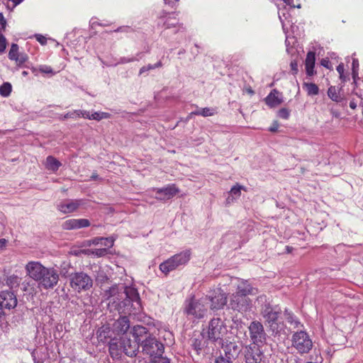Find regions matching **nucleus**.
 <instances>
[{"label": "nucleus", "mask_w": 363, "mask_h": 363, "mask_svg": "<svg viewBox=\"0 0 363 363\" xmlns=\"http://www.w3.org/2000/svg\"><path fill=\"white\" fill-rule=\"evenodd\" d=\"M167 15H169V16H172V15H174V13L173 11H169L167 10H166L165 9H163V15H162V18H164L167 16ZM162 18V16H160V18ZM171 18V16H169L168 17V19H170Z\"/></svg>", "instance_id": "61"}, {"label": "nucleus", "mask_w": 363, "mask_h": 363, "mask_svg": "<svg viewBox=\"0 0 363 363\" xmlns=\"http://www.w3.org/2000/svg\"><path fill=\"white\" fill-rule=\"evenodd\" d=\"M80 252L86 255H94L98 257H101L108 253V248L82 250Z\"/></svg>", "instance_id": "27"}, {"label": "nucleus", "mask_w": 363, "mask_h": 363, "mask_svg": "<svg viewBox=\"0 0 363 363\" xmlns=\"http://www.w3.org/2000/svg\"><path fill=\"white\" fill-rule=\"evenodd\" d=\"M337 72H338L339 75H342V73H344V71H345V68H344V65L343 63H340L337 67Z\"/></svg>", "instance_id": "59"}, {"label": "nucleus", "mask_w": 363, "mask_h": 363, "mask_svg": "<svg viewBox=\"0 0 363 363\" xmlns=\"http://www.w3.org/2000/svg\"><path fill=\"white\" fill-rule=\"evenodd\" d=\"M226 357H219L216 359L215 363H232L230 357H228V353L225 352Z\"/></svg>", "instance_id": "46"}, {"label": "nucleus", "mask_w": 363, "mask_h": 363, "mask_svg": "<svg viewBox=\"0 0 363 363\" xmlns=\"http://www.w3.org/2000/svg\"><path fill=\"white\" fill-rule=\"evenodd\" d=\"M328 97L335 102H340L342 100L340 94V89L335 86H330L328 89Z\"/></svg>", "instance_id": "26"}, {"label": "nucleus", "mask_w": 363, "mask_h": 363, "mask_svg": "<svg viewBox=\"0 0 363 363\" xmlns=\"http://www.w3.org/2000/svg\"><path fill=\"white\" fill-rule=\"evenodd\" d=\"M84 204V199H69L67 202H62L58 205V210L63 213H70L76 211L79 206Z\"/></svg>", "instance_id": "17"}, {"label": "nucleus", "mask_w": 363, "mask_h": 363, "mask_svg": "<svg viewBox=\"0 0 363 363\" xmlns=\"http://www.w3.org/2000/svg\"><path fill=\"white\" fill-rule=\"evenodd\" d=\"M0 303L5 309H13L18 303L16 295L12 291H1L0 292Z\"/></svg>", "instance_id": "14"}, {"label": "nucleus", "mask_w": 363, "mask_h": 363, "mask_svg": "<svg viewBox=\"0 0 363 363\" xmlns=\"http://www.w3.org/2000/svg\"><path fill=\"white\" fill-rule=\"evenodd\" d=\"M77 113L79 114V118L82 117L84 118H87L91 120V114H89V112L87 111H82V110H77Z\"/></svg>", "instance_id": "48"}, {"label": "nucleus", "mask_w": 363, "mask_h": 363, "mask_svg": "<svg viewBox=\"0 0 363 363\" xmlns=\"http://www.w3.org/2000/svg\"><path fill=\"white\" fill-rule=\"evenodd\" d=\"M261 313L270 329L272 331L277 330L280 311H274L269 304H267L265 305Z\"/></svg>", "instance_id": "11"}, {"label": "nucleus", "mask_w": 363, "mask_h": 363, "mask_svg": "<svg viewBox=\"0 0 363 363\" xmlns=\"http://www.w3.org/2000/svg\"><path fill=\"white\" fill-rule=\"evenodd\" d=\"M358 104V100L356 99L352 98L350 101V107L354 110L357 108Z\"/></svg>", "instance_id": "56"}, {"label": "nucleus", "mask_w": 363, "mask_h": 363, "mask_svg": "<svg viewBox=\"0 0 363 363\" xmlns=\"http://www.w3.org/2000/svg\"><path fill=\"white\" fill-rule=\"evenodd\" d=\"M16 62L17 67L16 69H18L20 67H24V65H26V63H23V62H20L18 61H15Z\"/></svg>", "instance_id": "63"}, {"label": "nucleus", "mask_w": 363, "mask_h": 363, "mask_svg": "<svg viewBox=\"0 0 363 363\" xmlns=\"http://www.w3.org/2000/svg\"><path fill=\"white\" fill-rule=\"evenodd\" d=\"M33 37L35 40L42 45H45L47 44V38L41 34H35Z\"/></svg>", "instance_id": "44"}, {"label": "nucleus", "mask_w": 363, "mask_h": 363, "mask_svg": "<svg viewBox=\"0 0 363 363\" xmlns=\"http://www.w3.org/2000/svg\"><path fill=\"white\" fill-rule=\"evenodd\" d=\"M279 127V124L278 121H274L272 123V125L269 127V130L272 133H275L278 130V128Z\"/></svg>", "instance_id": "52"}, {"label": "nucleus", "mask_w": 363, "mask_h": 363, "mask_svg": "<svg viewBox=\"0 0 363 363\" xmlns=\"http://www.w3.org/2000/svg\"><path fill=\"white\" fill-rule=\"evenodd\" d=\"M205 298H207V302L208 301L211 302V310L221 309L227 303V295L220 288L211 291Z\"/></svg>", "instance_id": "10"}, {"label": "nucleus", "mask_w": 363, "mask_h": 363, "mask_svg": "<svg viewBox=\"0 0 363 363\" xmlns=\"http://www.w3.org/2000/svg\"><path fill=\"white\" fill-rule=\"evenodd\" d=\"M110 311H116L121 315L119 318L128 316L135 317L143 310L142 301L136 287L121 283L113 284L105 290Z\"/></svg>", "instance_id": "2"}, {"label": "nucleus", "mask_w": 363, "mask_h": 363, "mask_svg": "<svg viewBox=\"0 0 363 363\" xmlns=\"http://www.w3.org/2000/svg\"><path fill=\"white\" fill-rule=\"evenodd\" d=\"M292 347L301 354H307L313 348V341L309 335L303 330L295 332L291 337Z\"/></svg>", "instance_id": "4"}, {"label": "nucleus", "mask_w": 363, "mask_h": 363, "mask_svg": "<svg viewBox=\"0 0 363 363\" xmlns=\"http://www.w3.org/2000/svg\"><path fill=\"white\" fill-rule=\"evenodd\" d=\"M179 192V188L174 184H169L160 189V200H169Z\"/></svg>", "instance_id": "20"}, {"label": "nucleus", "mask_w": 363, "mask_h": 363, "mask_svg": "<svg viewBox=\"0 0 363 363\" xmlns=\"http://www.w3.org/2000/svg\"><path fill=\"white\" fill-rule=\"evenodd\" d=\"M251 305V300L239 294L235 293L230 298V306L233 310L238 311H247Z\"/></svg>", "instance_id": "13"}, {"label": "nucleus", "mask_w": 363, "mask_h": 363, "mask_svg": "<svg viewBox=\"0 0 363 363\" xmlns=\"http://www.w3.org/2000/svg\"><path fill=\"white\" fill-rule=\"evenodd\" d=\"M79 118V114L77 112V110H74L71 112H68L64 115H61L60 117V120L61 121H65L68 118Z\"/></svg>", "instance_id": "40"}, {"label": "nucleus", "mask_w": 363, "mask_h": 363, "mask_svg": "<svg viewBox=\"0 0 363 363\" xmlns=\"http://www.w3.org/2000/svg\"><path fill=\"white\" fill-rule=\"evenodd\" d=\"M62 166V163L54 156L49 155L46 158L45 167L48 170L57 172Z\"/></svg>", "instance_id": "24"}, {"label": "nucleus", "mask_w": 363, "mask_h": 363, "mask_svg": "<svg viewBox=\"0 0 363 363\" xmlns=\"http://www.w3.org/2000/svg\"><path fill=\"white\" fill-rule=\"evenodd\" d=\"M108 279V277L104 270L99 269V271L96 272L95 281L97 284H103L107 282Z\"/></svg>", "instance_id": "30"}, {"label": "nucleus", "mask_w": 363, "mask_h": 363, "mask_svg": "<svg viewBox=\"0 0 363 363\" xmlns=\"http://www.w3.org/2000/svg\"><path fill=\"white\" fill-rule=\"evenodd\" d=\"M76 271V268L72 265L70 262H63L60 265L58 274L59 277L61 276L62 278L68 279L69 281Z\"/></svg>", "instance_id": "21"}, {"label": "nucleus", "mask_w": 363, "mask_h": 363, "mask_svg": "<svg viewBox=\"0 0 363 363\" xmlns=\"http://www.w3.org/2000/svg\"><path fill=\"white\" fill-rule=\"evenodd\" d=\"M7 45V40L5 36L0 33V54L5 52Z\"/></svg>", "instance_id": "42"}, {"label": "nucleus", "mask_w": 363, "mask_h": 363, "mask_svg": "<svg viewBox=\"0 0 363 363\" xmlns=\"http://www.w3.org/2000/svg\"><path fill=\"white\" fill-rule=\"evenodd\" d=\"M250 340L255 345L259 346L266 340V333L263 325L258 320H253L248 327Z\"/></svg>", "instance_id": "9"}, {"label": "nucleus", "mask_w": 363, "mask_h": 363, "mask_svg": "<svg viewBox=\"0 0 363 363\" xmlns=\"http://www.w3.org/2000/svg\"><path fill=\"white\" fill-rule=\"evenodd\" d=\"M241 190H244L246 191L247 189L244 186H241L238 184H236L231 188L230 194L232 196H235V198H238L241 195Z\"/></svg>", "instance_id": "35"}, {"label": "nucleus", "mask_w": 363, "mask_h": 363, "mask_svg": "<svg viewBox=\"0 0 363 363\" xmlns=\"http://www.w3.org/2000/svg\"><path fill=\"white\" fill-rule=\"evenodd\" d=\"M315 62V54L314 52L310 51L307 53L305 60L306 72L307 75L313 76L314 74V67Z\"/></svg>", "instance_id": "23"}, {"label": "nucleus", "mask_w": 363, "mask_h": 363, "mask_svg": "<svg viewBox=\"0 0 363 363\" xmlns=\"http://www.w3.org/2000/svg\"><path fill=\"white\" fill-rule=\"evenodd\" d=\"M31 356L34 363H43L45 359V354L43 352H38L37 350H33Z\"/></svg>", "instance_id": "34"}, {"label": "nucleus", "mask_w": 363, "mask_h": 363, "mask_svg": "<svg viewBox=\"0 0 363 363\" xmlns=\"http://www.w3.org/2000/svg\"><path fill=\"white\" fill-rule=\"evenodd\" d=\"M19 281H20L18 277L13 274L6 278V284L9 287V291H11L13 288L19 286Z\"/></svg>", "instance_id": "28"}, {"label": "nucleus", "mask_w": 363, "mask_h": 363, "mask_svg": "<svg viewBox=\"0 0 363 363\" xmlns=\"http://www.w3.org/2000/svg\"><path fill=\"white\" fill-rule=\"evenodd\" d=\"M12 91V86L9 82H4L0 86V95L3 97H8Z\"/></svg>", "instance_id": "31"}, {"label": "nucleus", "mask_w": 363, "mask_h": 363, "mask_svg": "<svg viewBox=\"0 0 363 363\" xmlns=\"http://www.w3.org/2000/svg\"><path fill=\"white\" fill-rule=\"evenodd\" d=\"M136 60V58L135 57H130V58H127V57H121L118 63L119 64H125V63H128V62H133Z\"/></svg>", "instance_id": "53"}, {"label": "nucleus", "mask_w": 363, "mask_h": 363, "mask_svg": "<svg viewBox=\"0 0 363 363\" xmlns=\"http://www.w3.org/2000/svg\"><path fill=\"white\" fill-rule=\"evenodd\" d=\"M39 72L42 74H50V76H52L55 74V72L52 69V68L50 66H48L45 65H40Z\"/></svg>", "instance_id": "39"}, {"label": "nucleus", "mask_w": 363, "mask_h": 363, "mask_svg": "<svg viewBox=\"0 0 363 363\" xmlns=\"http://www.w3.org/2000/svg\"><path fill=\"white\" fill-rule=\"evenodd\" d=\"M7 242L8 241L5 238L0 239V251L6 247Z\"/></svg>", "instance_id": "60"}, {"label": "nucleus", "mask_w": 363, "mask_h": 363, "mask_svg": "<svg viewBox=\"0 0 363 363\" xmlns=\"http://www.w3.org/2000/svg\"><path fill=\"white\" fill-rule=\"evenodd\" d=\"M91 120H95V121H101V112L93 113L92 114H91Z\"/></svg>", "instance_id": "57"}, {"label": "nucleus", "mask_w": 363, "mask_h": 363, "mask_svg": "<svg viewBox=\"0 0 363 363\" xmlns=\"http://www.w3.org/2000/svg\"><path fill=\"white\" fill-rule=\"evenodd\" d=\"M91 181H103V179L99 177V175L97 174V172L95 171L92 173L91 176L90 177Z\"/></svg>", "instance_id": "55"}, {"label": "nucleus", "mask_w": 363, "mask_h": 363, "mask_svg": "<svg viewBox=\"0 0 363 363\" xmlns=\"http://www.w3.org/2000/svg\"><path fill=\"white\" fill-rule=\"evenodd\" d=\"M23 0H0L7 8L8 10L13 9L17 5L20 4Z\"/></svg>", "instance_id": "38"}, {"label": "nucleus", "mask_w": 363, "mask_h": 363, "mask_svg": "<svg viewBox=\"0 0 363 363\" xmlns=\"http://www.w3.org/2000/svg\"><path fill=\"white\" fill-rule=\"evenodd\" d=\"M208 341L204 333L194 334L191 339V346L196 354H200L201 352L208 353L210 352L208 347Z\"/></svg>", "instance_id": "12"}, {"label": "nucleus", "mask_w": 363, "mask_h": 363, "mask_svg": "<svg viewBox=\"0 0 363 363\" xmlns=\"http://www.w3.org/2000/svg\"><path fill=\"white\" fill-rule=\"evenodd\" d=\"M208 311L207 298L196 299L194 297L186 301L184 312L188 315H191L195 318H203Z\"/></svg>", "instance_id": "3"}, {"label": "nucleus", "mask_w": 363, "mask_h": 363, "mask_svg": "<svg viewBox=\"0 0 363 363\" xmlns=\"http://www.w3.org/2000/svg\"><path fill=\"white\" fill-rule=\"evenodd\" d=\"M130 29V27L128 26H123L117 28L113 31L114 32H128Z\"/></svg>", "instance_id": "58"}, {"label": "nucleus", "mask_w": 363, "mask_h": 363, "mask_svg": "<svg viewBox=\"0 0 363 363\" xmlns=\"http://www.w3.org/2000/svg\"><path fill=\"white\" fill-rule=\"evenodd\" d=\"M70 287L75 291H89L93 286V279L82 271H76L69 281Z\"/></svg>", "instance_id": "6"}, {"label": "nucleus", "mask_w": 363, "mask_h": 363, "mask_svg": "<svg viewBox=\"0 0 363 363\" xmlns=\"http://www.w3.org/2000/svg\"><path fill=\"white\" fill-rule=\"evenodd\" d=\"M91 223L86 218H71L65 220L62 224V228L65 230H77L90 226Z\"/></svg>", "instance_id": "16"}, {"label": "nucleus", "mask_w": 363, "mask_h": 363, "mask_svg": "<svg viewBox=\"0 0 363 363\" xmlns=\"http://www.w3.org/2000/svg\"><path fill=\"white\" fill-rule=\"evenodd\" d=\"M258 289L253 287L247 280H242L237 286L236 292L241 296L255 295L257 294Z\"/></svg>", "instance_id": "19"}, {"label": "nucleus", "mask_w": 363, "mask_h": 363, "mask_svg": "<svg viewBox=\"0 0 363 363\" xmlns=\"http://www.w3.org/2000/svg\"><path fill=\"white\" fill-rule=\"evenodd\" d=\"M18 45L16 43H12L11 45L10 50L9 52L8 57L11 60H15L18 59V56L19 55L18 52Z\"/></svg>", "instance_id": "33"}, {"label": "nucleus", "mask_w": 363, "mask_h": 363, "mask_svg": "<svg viewBox=\"0 0 363 363\" xmlns=\"http://www.w3.org/2000/svg\"><path fill=\"white\" fill-rule=\"evenodd\" d=\"M96 337L99 342L108 345L113 359L121 358L123 353L135 357L140 346L150 359L159 357V340L145 326L136 325L130 329V320L125 317L116 320L112 326L103 325L97 330Z\"/></svg>", "instance_id": "1"}, {"label": "nucleus", "mask_w": 363, "mask_h": 363, "mask_svg": "<svg viewBox=\"0 0 363 363\" xmlns=\"http://www.w3.org/2000/svg\"><path fill=\"white\" fill-rule=\"evenodd\" d=\"M24 67L30 69L35 76L38 75L39 68H36L34 66H33L32 63L28 62L27 65H24Z\"/></svg>", "instance_id": "49"}, {"label": "nucleus", "mask_w": 363, "mask_h": 363, "mask_svg": "<svg viewBox=\"0 0 363 363\" xmlns=\"http://www.w3.org/2000/svg\"><path fill=\"white\" fill-rule=\"evenodd\" d=\"M264 101L271 108L277 107L283 102L282 94L277 89H274L264 99Z\"/></svg>", "instance_id": "18"}, {"label": "nucleus", "mask_w": 363, "mask_h": 363, "mask_svg": "<svg viewBox=\"0 0 363 363\" xmlns=\"http://www.w3.org/2000/svg\"><path fill=\"white\" fill-rule=\"evenodd\" d=\"M163 348L162 344L160 342V363H170V359L162 356V350Z\"/></svg>", "instance_id": "51"}, {"label": "nucleus", "mask_w": 363, "mask_h": 363, "mask_svg": "<svg viewBox=\"0 0 363 363\" xmlns=\"http://www.w3.org/2000/svg\"><path fill=\"white\" fill-rule=\"evenodd\" d=\"M320 65L327 69H332L331 62L327 57L321 60Z\"/></svg>", "instance_id": "50"}, {"label": "nucleus", "mask_w": 363, "mask_h": 363, "mask_svg": "<svg viewBox=\"0 0 363 363\" xmlns=\"http://www.w3.org/2000/svg\"><path fill=\"white\" fill-rule=\"evenodd\" d=\"M104 239L99 238V237H95L93 239L91 240H85L82 242L80 247H90L91 245H97L101 242Z\"/></svg>", "instance_id": "36"}, {"label": "nucleus", "mask_w": 363, "mask_h": 363, "mask_svg": "<svg viewBox=\"0 0 363 363\" xmlns=\"http://www.w3.org/2000/svg\"><path fill=\"white\" fill-rule=\"evenodd\" d=\"M225 332L226 328L223 320L219 318H213L208 324L207 338L212 342L221 340Z\"/></svg>", "instance_id": "7"}, {"label": "nucleus", "mask_w": 363, "mask_h": 363, "mask_svg": "<svg viewBox=\"0 0 363 363\" xmlns=\"http://www.w3.org/2000/svg\"><path fill=\"white\" fill-rule=\"evenodd\" d=\"M28 55L26 52H21L18 56V59L14 61H18L20 62H23V63L27 64L28 62Z\"/></svg>", "instance_id": "45"}, {"label": "nucleus", "mask_w": 363, "mask_h": 363, "mask_svg": "<svg viewBox=\"0 0 363 363\" xmlns=\"http://www.w3.org/2000/svg\"><path fill=\"white\" fill-rule=\"evenodd\" d=\"M43 274L40 279L36 281L38 286L45 289H53L59 280L58 272L53 267H47Z\"/></svg>", "instance_id": "8"}, {"label": "nucleus", "mask_w": 363, "mask_h": 363, "mask_svg": "<svg viewBox=\"0 0 363 363\" xmlns=\"http://www.w3.org/2000/svg\"><path fill=\"white\" fill-rule=\"evenodd\" d=\"M180 0H163L164 7L174 9Z\"/></svg>", "instance_id": "41"}, {"label": "nucleus", "mask_w": 363, "mask_h": 363, "mask_svg": "<svg viewBox=\"0 0 363 363\" xmlns=\"http://www.w3.org/2000/svg\"><path fill=\"white\" fill-rule=\"evenodd\" d=\"M99 238L103 239H108L107 240H103L101 242H100L99 244L104 245L106 247H108V248L112 247L114 245V242L116 239L117 238V235H113L110 237L104 238V237H99Z\"/></svg>", "instance_id": "37"}, {"label": "nucleus", "mask_w": 363, "mask_h": 363, "mask_svg": "<svg viewBox=\"0 0 363 363\" xmlns=\"http://www.w3.org/2000/svg\"><path fill=\"white\" fill-rule=\"evenodd\" d=\"M303 86L306 87L307 94L310 96H315L319 93V88L314 83H304Z\"/></svg>", "instance_id": "29"}, {"label": "nucleus", "mask_w": 363, "mask_h": 363, "mask_svg": "<svg viewBox=\"0 0 363 363\" xmlns=\"http://www.w3.org/2000/svg\"><path fill=\"white\" fill-rule=\"evenodd\" d=\"M278 15L281 23L289 22L291 21V14L286 8L279 9Z\"/></svg>", "instance_id": "32"}, {"label": "nucleus", "mask_w": 363, "mask_h": 363, "mask_svg": "<svg viewBox=\"0 0 363 363\" xmlns=\"http://www.w3.org/2000/svg\"><path fill=\"white\" fill-rule=\"evenodd\" d=\"M290 67L294 74H296L298 72V64L296 61H291Z\"/></svg>", "instance_id": "54"}, {"label": "nucleus", "mask_w": 363, "mask_h": 363, "mask_svg": "<svg viewBox=\"0 0 363 363\" xmlns=\"http://www.w3.org/2000/svg\"><path fill=\"white\" fill-rule=\"evenodd\" d=\"M262 352L259 347L254 346L247 353V361L248 363H259L262 361Z\"/></svg>", "instance_id": "22"}, {"label": "nucleus", "mask_w": 363, "mask_h": 363, "mask_svg": "<svg viewBox=\"0 0 363 363\" xmlns=\"http://www.w3.org/2000/svg\"><path fill=\"white\" fill-rule=\"evenodd\" d=\"M145 363H159V359L158 357H155L152 359H150L149 362Z\"/></svg>", "instance_id": "64"}, {"label": "nucleus", "mask_w": 363, "mask_h": 363, "mask_svg": "<svg viewBox=\"0 0 363 363\" xmlns=\"http://www.w3.org/2000/svg\"><path fill=\"white\" fill-rule=\"evenodd\" d=\"M287 6L291 8H300L301 4L296 3V0H282Z\"/></svg>", "instance_id": "47"}, {"label": "nucleus", "mask_w": 363, "mask_h": 363, "mask_svg": "<svg viewBox=\"0 0 363 363\" xmlns=\"http://www.w3.org/2000/svg\"><path fill=\"white\" fill-rule=\"evenodd\" d=\"M46 268L39 262H30L26 267L28 275L35 281L40 279Z\"/></svg>", "instance_id": "15"}, {"label": "nucleus", "mask_w": 363, "mask_h": 363, "mask_svg": "<svg viewBox=\"0 0 363 363\" xmlns=\"http://www.w3.org/2000/svg\"><path fill=\"white\" fill-rule=\"evenodd\" d=\"M111 117V114L106 112H101V120L104 118H109Z\"/></svg>", "instance_id": "62"}, {"label": "nucleus", "mask_w": 363, "mask_h": 363, "mask_svg": "<svg viewBox=\"0 0 363 363\" xmlns=\"http://www.w3.org/2000/svg\"><path fill=\"white\" fill-rule=\"evenodd\" d=\"M217 113L216 108H203L191 113V115L202 116L203 117L212 116Z\"/></svg>", "instance_id": "25"}, {"label": "nucleus", "mask_w": 363, "mask_h": 363, "mask_svg": "<svg viewBox=\"0 0 363 363\" xmlns=\"http://www.w3.org/2000/svg\"><path fill=\"white\" fill-rule=\"evenodd\" d=\"M290 115V111L286 108H281L278 112L279 117L283 119H288Z\"/></svg>", "instance_id": "43"}, {"label": "nucleus", "mask_w": 363, "mask_h": 363, "mask_svg": "<svg viewBox=\"0 0 363 363\" xmlns=\"http://www.w3.org/2000/svg\"><path fill=\"white\" fill-rule=\"evenodd\" d=\"M190 257L191 252L189 250H185L174 255L160 264V271L167 274L169 272L176 269L179 266L186 264L189 261Z\"/></svg>", "instance_id": "5"}]
</instances>
